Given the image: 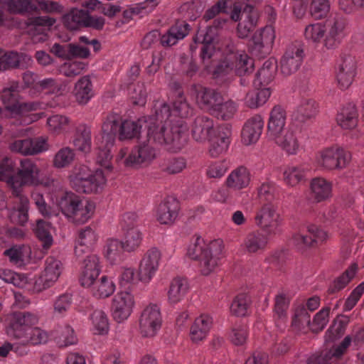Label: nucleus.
Segmentation results:
<instances>
[{"label":"nucleus","mask_w":364,"mask_h":364,"mask_svg":"<svg viewBox=\"0 0 364 364\" xmlns=\"http://www.w3.org/2000/svg\"><path fill=\"white\" fill-rule=\"evenodd\" d=\"M179 203L172 196H167L161 203V224H171L178 216Z\"/></svg>","instance_id":"46"},{"label":"nucleus","mask_w":364,"mask_h":364,"mask_svg":"<svg viewBox=\"0 0 364 364\" xmlns=\"http://www.w3.org/2000/svg\"><path fill=\"white\" fill-rule=\"evenodd\" d=\"M188 255L193 259H199L201 273L208 275L222 263L224 257L222 241L215 240L207 245L198 237L189 246Z\"/></svg>","instance_id":"7"},{"label":"nucleus","mask_w":364,"mask_h":364,"mask_svg":"<svg viewBox=\"0 0 364 364\" xmlns=\"http://www.w3.org/2000/svg\"><path fill=\"white\" fill-rule=\"evenodd\" d=\"M309 171L308 165L289 166L284 171V181L291 186H294L305 179L306 172Z\"/></svg>","instance_id":"49"},{"label":"nucleus","mask_w":364,"mask_h":364,"mask_svg":"<svg viewBox=\"0 0 364 364\" xmlns=\"http://www.w3.org/2000/svg\"><path fill=\"white\" fill-rule=\"evenodd\" d=\"M22 88L18 82L11 81L9 86L2 90L0 98L6 109L21 114L40 109L41 104L38 102H21L19 101V92Z\"/></svg>","instance_id":"12"},{"label":"nucleus","mask_w":364,"mask_h":364,"mask_svg":"<svg viewBox=\"0 0 364 364\" xmlns=\"http://www.w3.org/2000/svg\"><path fill=\"white\" fill-rule=\"evenodd\" d=\"M230 130L228 127L220 128L218 132L207 140L210 142L208 149L211 157L216 158L225 153L230 145Z\"/></svg>","instance_id":"34"},{"label":"nucleus","mask_w":364,"mask_h":364,"mask_svg":"<svg viewBox=\"0 0 364 364\" xmlns=\"http://www.w3.org/2000/svg\"><path fill=\"white\" fill-rule=\"evenodd\" d=\"M186 166V161L184 158L173 157L164 161L162 171L168 174H176L181 172Z\"/></svg>","instance_id":"63"},{"label":"nucleus","mask_w":364,"mask_h":364,"mask_svg":"<svg viewBox=\"0 0 364 364\" xmlns=\"http://www.w3.org/2000/svg\"><path fill=\"white\" fill-rule=\"evenodd\" d=\"M250 304V296L247 294H239L231 304L230 311L237 316H244L247 314Z\"/></svg>","instance_id":"58"},{"label":"nucleus","mask_w":364,"mask_h":364,"mask_svg":"<svg viewBox=\"0 0 364 364\" xmlns=\"http://www.w3.org/2000/svg\"><path fill=\"white\" fill-rule=\"evenodd\" d=\"M220 52L222 58L214 65L215 61L207 69L213 67V77L218 83L223 84L230 80L234 75L241 77L240 83L242 86H247L252 77L250 74L254 70V61L243 50H239L230 40L225 41ZM217 60H215L216 62Z\"/></svg>","instance_id":"3"},{"label":"nucleus","mask_w":364,"mask_h":364,"mask_svg":"<svg viewBox=\"0 0 364 364\" xmlns=\"http://www.w3.org/2000/svg\"><path fill=\"white\" fill-rule=\"evenodd\" d=\"M92 331L95 334L105 335L109 331V322L106 314L100 309L95 310L90 315Z\"/></svg>","instance_id":"54"},{"label":"nucleus","mask_w":364,"mask_h":364,"mask_svg":"<svg viewBox=\"0 0 364 364\" xmlns=\"http://www.w3.org/2000/svg\"><path fill=\"white\" fill-rule=\"evenodd\" d=\"M351 159L350 151L338 144L323 149L316 156V164L321 170H341Z\"/></svg>","instance_id":"10"},{"label":"nucleus","mask_w":364,"mask_h":364,"mask_svg":"<svg viewBox=\"0 0 364 364\" xmlns=\"http://www.w3.org/2000/svg\"><path fill=\"white\" fill-rule=\"evenodd\" d=\"M76 101L81 105L87 104L95 95L92 82L89 75L79 78L73 90Z\"/></svg>","instance_id":"37"},{"label":"nucleus","mask_w":364,"mask_h":364,"mask_svg":"<svg viewBox=\"0 0 364 364\" xmlns=\"http://www.w3.org/2000/svg\"><path fill=\"white\" fill-rule=\"evenodd\" d=\"M264 124V120L259 114L248 119L242 129L241 138L242 143L245 145L256 143L262 133Z\"/></svg>","instance_id":"28"},{"label":"nucleus","mask_w":364,"mask_h":364,"mask_svg":"<svg viewBox=\"0 0 364 364\" xmlns=\"http://www.w3.org/2000/svg\"><path fill=\"white\" fill-rule=\"evenodd\" d=\"M124 230V242H122L125 251L131 252L136 250L141 244L142 235L140 230L136 228L129 225L127 226L122 225Z\"/></svg>","instance_id":"50"},{"label":"nucleus","mask_w":364,"mask_h":364,"mask_svg":"<svg viewBox=\"0 0 364 364\" xmlns=\"http://www.w3.org/2000/svg\"><path fill=\"white\" fill-rule=\"evenodd\" d=\"M75 157V153L69 147L60 149L56 154L53 160V165L57 168H64L70 164Z\"/></svg>","instance_id":"61"},{"label":"nucleus","mask_w":364,"mask_h":364,"mask_svg":"<svg viewBox=\"0 0 364 364\" xmlns=\"http://www.w3.org/2000/svg\"><path fill=\"white\" fill-rule=\"evenodd\" d=\"M62 269V263L53 257H48L45 262V269L36 282L39 290L52 286L58 279Z\"/></svg>","instance_id":"26"},{"label":"nucleus","mask_w":364,"mask_h":364,"mask_svg":"<svg viewBox=\"0 0 364 364\" xmlns=\"http://www.w3.org/2000/svg\"><path fill=\"white\" fill-rule=\"evenodd\" d=\"M0 180L6 182L12 194L21 193L24 186L43 185L50 188L55 182L50 178H41L39 167L29 159L21 160L20 166L15 173L14 161L7 156L0 162Z\"/></svg>","instance_id":"5"},{"label":"nucleus","mask_w":364,"mask_h":364,"mask_svg":"<svg viewBox=\"0 0 364 364\" xmlns=\"http://www.w3.org/2000/svg\"><path fill=\"white\" fill-rule=\"evenodd\" d=\"M287 112L281 105H275L269 113L267 131L269 136L279 134L286 128Z\"/></svg>","instance_id":"39"},{"label":"nucleus","mask_w":364,"mask_h":364,"mask_svg":"<svg viewBox=\"0 0 364 364\" xmlns=\"http://www.w3.org/2000/svg\"><path fill=\"white\" fill-rule=\"evenodd\" d=\"M326 32V28L324 24L316 23L309 24L306 27L304 36L306 40L311 41L314 43L320 42L321 40L323 42Z\"/></svg>","instance_id":"59"},{"label":"nucleus","mask_w":364,"mask_h":364,"mask_svg":"<svg viewBox=\"0 0 364 364\" xmlns=\"http://www.w3.org/2000/svg\"><path fill=\"white\" fill-rule=\"evenodd\" d=\"M336 121L343 129H354L358 122V113L355 105L349 102L343 106L337 114Z\"/></svg>","instance_id":"38"},{"label":"nucleus","mask_w":364,"mask_h":364,"mask_svg":"<svg viewBox=\"0 0 364 364\" xmlns=\"http://www.w3.org/2000/svg\"><path fill=\"white\" fill-rule=\"evenodd\" d=\"M30 249L25 245H14L4 251V255L9 258L11 263L21 265L29 257Z\"/></svg>","instance_id":"55"},{"label":"nucleus","mask_w":364,"mask_h":364,"mask_svg":"<svg viewBox=\"0 0 364 364\" xmlns=\"http://www.w3.org/2000/svg\"><path fill=\"white\" fill-rule=\"evenodd\" d=\"M107 179L101 169L96 170L86 178L80 174L73 176L70 179L71 186L79 193H92L101 191L106 183Z\"/></svg>","instance_id":"18"},{"label":"nucleus","mask_w":364,"mask_h":364,"mask_svg":"<svg viewBox=\"0 0 364 364\" xmlns=\"http://www.w3.org/2000/svg\"><path fill=\"white\" fill-rule=\"evenodd\" d=\"M190 30V26L185 21H177L166 33L161 36V45L170 47L176 45L179 40L183 39Z\"/></svg>","instance_id":"36"},{"label":"nucleus","mask_w":364,"mask_h":364,"mask_svg":"<svg viewBox=\"0 0 364 364\" xmlns=\"http://www.w3.org/2000/svg\"><path fill=\"white\" fill-rule=\"evenodd\" d=\"M356 273V267H350L346 270L342 275L338 277L333 284L329 287V294H335L343 288L350 282Z\"/></svg>","instance_id":"60"},{"label":"nucleus","mask_w":364,"mask_h":364,"mask_svg":"<svg viewBox=\"0 0 364 364\" xmlns=\"http://www.w3.org/2000/svg\"><path fill=\"white\" fill-rule=\"evenodd\" d=\"M8 8L11 12L38 14L45 13H58L60 5L55 1L46 0H9Z\"/></svg>","instance_id":"13"},{"label":"nucleus","mask_w":364,"mask_h":364,"mask_svg":"<svg viewBox=\"0 0 364 364\" xmlns=\"http://www.w3.org/2000/svg\"><path fill=\"white\" fill-rule=\"evenodd\" d=\"M173 90L172 109L170 110L166 105L161 106V114L163 110L170 111V115L178 116L180 118L175 122L169 119L166 122V127L161 128V137H163L166 148L173 152L181 150L188 142V125L183 120L193 114V109L187 102L183 95L181 86L178 82L171 84Z\"/></svg>","instance_id":"2"},{"label":"nucleus","mask_w":364,"mask_h":364,"mask_svg":"<svg viewBox=\"0 0 364 364\" xmlns=\"http://www.w3.org/2000/svg\"><path fill=\"white\" fill-rule=\"evenodd\" d=\"M330 11L328 0H312L310 5L311 15L316 18H325Z\"/></svg>","instance_id":"62"},{"label":"nucleus","mask_w":364,"mask_h":364,"mask_svg":"<svg viewBox=\"0 0 364 364\" xmlns=\"http://www.w3.org/2000/svg\"><path fill=\"white\" fill-rule=\"evenodd\" d=\"M357 61L355 56L345 55L342 57L336 75L338 86L341 90L348 89L356 75Z\"/></svg>","instance_id":"23"},{"label":"nucleus","mask_w":364,"mask_h":364,"mask_svg":"<svg viewBox=\"0 0 364 364\" xmlns=\"http://www.w3.org/2000/svg\"><path fill=\"white\" fill-rule=\"evenodd\" d=\"M189 289L188 279L184 277L174 278L170 284L168 291V301L171 304H176L181 301Z\"/></svg>","instance_id":"47"},{"label":"nucleus","mask_w":364,"mask_h":364,"mask_svg":"<svg viewBox=\"0 0 364 364\" xmlns=\"http://www.w3.org/2000/svg\"><path fill=\"white\" fill-rule=\"evenodd\" d=\"M91 130L85 124L78 126L76 129L74 146L82 152H88L91 148Z\"/></svg>","instance_id":"51"},{"label":"nucleus","mask_w":364,"mask_h":364,"mask_svg":"<svg viewBox=\"0 0 364 364\" xmlns=\"http://www.w3.org/2000/svg\"><path fill=\"white\" fill-rule=\"evenodd\" d=\"M6 333L15 338H27L31 327L38 322V316L29 311H14L6 319Z\"/></svg>","instance_id":"11"},{"label":"nucleus","mask_w":364,"mask_h":364,"mask_svg":"<svg viewBox=\"0 0 364 364\" xmlns=\"http://www.w3.org/2000/svg\"><path fill=\"white\" fill-rule=\"evenodd\" d=\"M100 272V257L96 255H88L84 260L79 281L83 287L91 289L95 297L102 299L111 296L116 287L112 279L106 275L98 279Z\"/></svg>","instance_id":"6"},{"label":"nucleus","mask_w":364,"mask_h":364,"mask_svg":"<svg viewBox=\"0 0 364 364\" xmlns=\"http://www.w3.org/2000/svg\"><path fill=\"white\" fill-rule=\"evenodd\" d=\"M327 238V233L317 225L307 224L292 237L293 243L298 248L314 247L323 242Z\"/></svg>","instance_id":"19"},{"label":"nucleus","mask_w":364,"mask_h":364,"mask_svg":"<svg viewBox=\"0 0 364 364\" xmlns=\"http://www.w3.org/2000/svg\"><path fill=\"white\" fill-rule=\"evenodd\" d=\"M227 1L220 0L213 6L205 11L203 18L205 22L213 19V22L206 26L205 30L200 29L195 38L196 43H200V56L204 66L209 67L214 61L218 60L223 49L217 45L218 35L228 21V18L218 16L226 11Z\"/></svg>","instance_id":"4"},{"label":"nucleus","mask_w":364,"mask_h":364,"mask_svg":"<svg viewBox=\"0 0 364 364\" xmlns=\"http://www.w3.org/2000/svg\"><path fill=\"white\" fill-rule=\"evenodd\" d=\"M250 182V173L245 166L233 170L226 178V186L233 190H241L248 186Z\"/></svg>","instance_id":"41"},{"label":"nucleus","mask_w":364,"mask_h":364,"mask_svg":"<svg viewBox=\"0 0 364 364\" xmlns=\"http://www.w3.org/2000/svg\"><path fill=\"white\" fill-rule=\"evenodd\" d=\"M288 154H296L299 144L293 125H289L279 134L270 136Z\"/></svg>","instance_id":"29"},{"label":"nucleus","mask_w":364,"mask_h":364,"mask_svg":"<svg viewBox=\"0 0 364 364\" xmlns=\"http://www.w3.org/2000/svg\"><path fill=\"white\" fill-rule=\"evenodd\" d=\"M41 92L58 95L60 92V84L58 80L52 77L38 80L34 86V95Z\"/></svg>","instance_id":"56"},{"label":"nucleus","mask_w":364,"mask_h":364,"mask_svg":"<svg viewBox=\"0 0 364 364\" xmlns=\"http://www.w3.org/2000/svg\"><path fill=\"white\" fill-rule=\"evenodd\" d=\"M333 183L323 177H316L310 182V199L314 203H321L332 196Z\"/></svg>","instance_id":"31"},{"label":"nucleus","mask_w":364,"mask_h":364,"mask_svg":"<svg viewBox=\"0 0 364 364\" xmlns=\"http://www.w3.org/2000/svg\"><path fill=\"white\" fill-rule=\"evenodd\" d=\"M159 262V250L156 247L147 251L141 261L139 273H136L132 268L124 269L119 277V282L122 287L130 291L141 282H149L157 271Z\"/></svg>","instance_id":"8"},{"label":"nucleus","mask_w":364,"mask_h":364,"mask_svg":"<svg viewBox=\"0 0 364 364\" xmlns=\"http://www.w3.org/2000/svg\"><path fill=\"white\" fill-rule=\"evenodd\" d=\"M318 112L316 102L311 98H303L291 114V119L299 124L314 118Z\"/></svg>","instance_id":"35"},{"label":"nucleus","mask_w":364,"mask_h":364,"mask_svg":"<svg viewBox=\"0 0 364 364\" xmlns=\"http://www.w3.org/2000/svg\"><path fill=\"white\" fill-rule=\"evenodd\" d=\"M145 125L147 129L146 141L135 147L126 158L127 166L139 164L151 161L156 155V149L159 145V132L157 116H148L139 118L137 121L124 120L114 113L109 114L102 126V133L96 139L97 146V161L106 168H109V161L112 157V149L116 136L119 140L138 138L141 129Z\"/></svg>","instance_id":"1"},{"label":"nucleus","mask_w":364,"mask_h":364,"mask_svg":"<svg viewBox=\"0 0 364 364\" xmlns=\"http://www.w3.org/2000/svg\"><path fill=\"white\" fill-rule=\"evenodd\" d=\"M159 326V306L150 304L142 311L139 318V333L143 337H153Z\"/></svg>","instance_id":"21"},{"label":"nucleus","mask_w":364,"mask_h":364,"mask_svg":"<svg viewBox=\"0 0 364 364\" xmlns=\"http://www.w3.org/2000/svg\"><path fill=\"white\" fill-rule=\"evenodd\" d=\"M326 28L323 46L327 49L337 47L346 34L347 20L340 14L331 16L324 24Z\"/></svg>","instance_id":"16"},{"label":"nucleus","mask_w":364,"mask_h":364,"mask_svg":"<svg viewBox=\"0 0 364 364\" xmlns=\"http://www.w3.org/2000/svg\"><path fill=\"white\" fill-rule=\"evenodd\" d=\"M134 306L133 294L129 291H121L112 299V314L114 321L122 323L131 315Z\"/></svg>","instance_id":"20"},{"label":"nucleus","mask_w":364,"mask_h":364,"mask_svg":"<svg viewBox=\"0 0 364 364\" xmlns=\"http://www.w3.org/2000/svg\"><path fill=\"white\" fill-rule=\"evenodd\" d=\"M47 124L51 132L59 134L67 132L70 126V119L63 115L55 114L48 118Z\"/></svg>","instance_id":"57"},{"label":"nucleus","mask_w":364,"mask_h":364,"mask_svg":"<svg viewBox=\"0 0 364 364\" xmlns=\"http://www.w3.org/2000/svg\"><path fill=\"white\" fill-rule=\"evenodd\" d=\"M217 132L213 120L205 115L198 116L192 124V136L194 140L198 142H204L208 139H211L210 137Z\"/></svg>","instance_id":"27"},{"label":"nucleus","mask_w":364,"mask_h":364,"mask_svg":"<svg viewBox=\"0 0 364 364\" xmlns=\"http://www.w3.org/2000/svg\"><path fill=\"white\" fill-rule=\"evenodd\" d=\"M272 235H268L261 230L250 232L244 239L242 246L248 253H258L263 252Z\"/></svg>","instance_id":"32"},{"label":"nucleus","mask_w":364,"mask_h":364,"mask_svg":"<svg viewBox=\"0 0 364 364\" xmlns=\"http://www.w3.org/2000/svg\"><path fill=\"white\" fill-rule=\"evenodd\" d=\"M281 188L273 181H265L257 189V198L261 205H276Z\"/></svg>","instance_id":"42"},{"label":"nucleus","mask_w":364,"mask_h":364,"mask_svg":"<svg viewBox=\"0 0 364 364\" xmlns=\"http://www.w3.org/2000/svg\"><path fill=\"white\" fill-rule=\"evenodd\" d=\"M13 195L14 206L8 210V216L11 223L23 226L28 219V199L21 193Z\"/></svg>","instance_id":"33"},{"label":"nucleus","mask_w":364,"mask_h":364,"mask_svg":"<svg viewBox=\"0 0 364 364\" xmlns=\"http://www.w3.org/2000/svg\"><path fill=\"white\" fill-rule=\"evenodd\" d=\"M281 222L276 205H261L255 216V225L263 232L273 236L280 232Z\"/></svg>","instance_id":"15"},{"label":"nucleus","mask_w":364,"mask_h":364,"mask_svg":"<svg viewBox=\"0 0 364 364\" xmlns=\"http://www.w3.org/2000/svg\"><path fill=\"white\" fill-rule=\"evenodd\" d=\"M213 324V318L208 314H201L196 318L191 328V338L193 342L198 343L203 340L208 335Z\"/></svg>","instance_id":"40"},{"label":"nucleus","mask_w":364,"mask_h":364,"mask_svg":"<svg viewBox=\"0 0 364 364\" xmlns=\"http://www.w3.org/2000/svg\"><path fill=\"white\" fill-rule=\"evenodd\" d=\"M63 23L70 30H77L82 27L101 30L105 25V18L102 16H90L82 9H73L64 15Z\"/></svg>","instance_id":"14"},{"label":"nucleus","mask_w":364,"mask_h":364,"mask_svg":"<svg viewBox=\"0 0 364 364\" xmlns=\"http://www.w3.org/2000/svg\"><path fill=\"white\" fill-rule=\"evenodd\" d=\"M269 88H257L252 90L246 95L245 98V105L250 108H257L264 105L270 97Z\"/></svg>","instance_id":"52"},{"label":"nucleus","mask_w":364,"mask_h":364,"mask_svg":"<svg viewBox=\"0 0 364 364\" xmlns=\"http://www.w3.org/2000/svg\"><path fill=\"white\" fill-rule=\"evenodd\" d=\"M242 17L245 18L239 22L237 31L238 36L244 38L248 36L256 26L258 18L257 12L253 7L248 6L242 13Z\"/></svg>","instance_id":"43"},{"label":"nucleus","mask_w":364,"mask_h":364,"mask_svg":"<svg viewBox=\"0 0 364 364\" xmlns=\"http://www.w3.org/2000/svg\"><path fill=\"white\" fill-rule=\"evenodd\" d=\"M55 20L48 16H36L28 19L27 32L33 43L44 42L48 38V31Z\"/></svg>","instance_id":"24"},{"label":"nucleus","mask_w":364,"mask_h":364,"mask_svg":"<svg viewBox=\"0 0 364 364\" xmlns=\"http://www.w3.org/2000/svg\"><path fill=\"white\" fill-rule=\"evenodd\" d=\"M189 92L191 97L196 99L198 105L201 108L208 110L210 113L222 97L214 90L197 84L193 85Z\"/></svg>","instance_id":"25"},{"label":"nucleus","mask_w":364,"mask_h":364,"mask_svg":"<svg viewBox=\"0 0 364 364\" xmlns=\"http://www.w3.org/2000/svg\"><path fill=\"white\" fill-rule=\"evenodd\" d=\"M124 246L120 240L114 238L107 240L104 246L105 257L111 263L116 264L124 259Z\"/></svg>","instance_id":"45"},{"label":"nucleus","mask_w":364,"mask_h":364,"mask_svg":"<svg viewBox=\"0 0 364 364\" xmlns=\"http://www.w3.org/2000/svg\"><path fill=\"white\" fill-rule=\"evenodd\" d=\"M275 36L272 27H266L252 36L250 49L252 55L264 58L271 50Z\"/></svg>","instance_id":"22"},{"label":"nucleus","mask_w":364,"mask_h":364,"mask_svg":"<svg viewBox=\"0 0 364 364\" xmlns=\"http://www.w3.org/2000/svg\"><path fill=\"white\" fill-rule=\"evenodd\" d=\"M62 213L76 223H84L92 215L95 204L71 192H65L58 201Z\"/></svg>","instance_id":"9"},{"label":"nucleus","mask_w":364,"mask_h":364,"mask_svg":"<svg viewBox=\"0 0 364 364\" xmlns=\"http://www.w3.org/2000/svg\"><path fill=\"white\" fill-rule=\"evenodd\" d=\"M237 108L238 106L235 102L231 100L223 102V97H221L218 103L210 111V114L218 119L229 120L234 117Z\"/></svg>","instance_id":"48"},{"label":"nucleus","mask_w":364,"mask_h":364,"mask_svg":"<svg viewBox=\"0 0 364 364\" xmlns=\"http://www.w3.org/2000/svg\"><path fill=\"white\" fill-rule=\"evenodd\" d=\"M50 223L43 220H38L36 223L35 233L41 242L43 248L49 249L53 244V237L50 233Z\"/></svg>","instance_id":"53"},{"label":"nucleus","mask_w":364,"mask_h":364,"mask_svg":"<svg viewBox=\"0 0 364 364\" xmlns=\"http://www.w3.org/2000/svg\"><path fill=\"white\" fill-rule=\"evenodd\" d=\"M10 149L23 155H33L46 150V140L42 137L16 139L10 144Z\"/></svg>","instance_id":"30"},{"label":"nucleus","mask_w":364,"mask_h":364,"mask_svg":"<svg viewBox=\"0 0 364 364\" xmlns=\"http://www.w3.org/2000/svg\"><path fill=\"white\" fill-rule=\"evenodd\" d=\"M277 67V62L274 59L266 60L254 77V86L255 87L265 86L272 82L274 77Z\"/></svg>","instance_id":"44"},{"label":"nucleus","mask_w":364,"mask_h":364,"mask_svg":"<svg viewBox=\"0 0 364 364\" xmlns=\"http://www.w3.org/2000/svg\"><path fill=\"white\" fill-rule=\"evenodd\" d=\"M304 46L299 41L288 45L280 60V70L284 75L288 76L296 72L301 67L304 58Z\"/></svg>","instance_id":"17"},{"label":"nucleus","mask_w":364,"mask_h":364,"mask_svg":"<svg viewBox=\"0 0 364 364\" xmlns=\"http://www.w3.org/2000/svg\"><path fill=\"white\" fill-rule=\"evenodd\" d=\"M330 307H325L320 310L314 316L312 323H310V328L313 332L321 331L328 322Z\"/></svg>","instance_id":"64"}]
</instances>
